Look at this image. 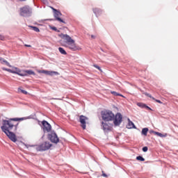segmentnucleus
Returning a JSON list of instances; mask_svg holds the SVG:
<instances>
[{
	"mask_svg": "<svg viewBox=\"0 0 178 178\" xmlns=\"http://www.w3.org/2000/svg\"><path fill=\"white\" fill-rule=\"evenodd\" d=\"M20 120H24V118H15L2 120V126L1 127V129L3 133H5L7 137H8V138L13 143H16L17 138H16V135L12 132V130L14 131L17 130V126H19V122H20Z\"/></svg>",
	"mask_w": 178,
	"mask_h": 178,
	"instance_id": "1",
	"label": "nucleus"
},
{
	"mask_svg": "<svg viewBox=\"0 0 178 178\" xmlns=\"http://www.w3.org/2000/svg\"><path fill=\"white\" fill-rule=\"evenodd\" d=\"M102 118L104 122H112L115 119V114L111 111L105 110L101 112Z\"/></svg>",
	"mask_w": 178,
	"mask_h": 178,
	"instance_id": "2",
	"label": "nucleus"
},
{
	"mask_svg": "<svg viewBox=\"0 0 178 178\" xmlns=\"http://www.w3.org/2000/svg\"><path fill=\"white\" fill-rule=\"evenodd\" d=\"M52 147V144L49 143V142H44L43 143L39 145L36 149L37 151H48L49 148Z\"/></svg>",
	"mask_w": 178,
	"mask_h": 178,
	"instance_id": "3",
	"label": "nucleus"
},
{
	"mask_svg": "<svg viewBox=\"0 0 178 178\" xmlns=\"http://www.w3.org/2000/svg\"><path fill=\"white\" fill-rule=\"evenodd\" d=\"M31 13V9L28 6H25L24 7L20 8L21 16H30Z\"/></svg>",
	"mask_w": 178,
	"mask_h": 178,
	"instance_id": "4",
	"label": "nucleus"
},
{
	"mask_svg": "<svg viewBox=\"0 0 178 178\" xmlns=\"http://www.w3.org/2000/svg\"><path fill=\"white\" fill-rule=\"evenodd\" d=\"M48 138L51 143H54V144H58L59 142V138H58V135H56V133L55 132H51L49 134Z\"/></svg>",
	"mask_w": 178,
	"mask_h": 178,
	"instance_id": "5",
	"label": "nucleus"
},
{
	"mask_svg": "<svg viewBox=\"0 0 178 178\" xmlns=\"http://www.w3.org/2000/svg\"><path fill=\"white\" fill-rule=\"evenodd\" d=\"M66 48H68V49H70L71 51H79L80 49V47L79 46L76 45V43L74 40V42H70V43H67L65 45H64Z\"/></svg>",
	"mask_w": 178,
	"mask_h": 178,
	"instance_id": "6",
	"label": "nucleus"
},
{
	"mask_svg": "<svg viewBox=\"0 0 178 178\" xmlns=\"http://www.w3.org/2000/svg\"><path fill=\"white\" fill-rule=\"evenodd\" d=\"M87 120H88V118L84 116V115H80L79 116V122L81 123V127H82V129L83 130H86L87 126Z\"/></svg>",
	"mask_w": 178,
	"mask_h": 178,
	"instance_id": "7",
	"label": "nucleus"
},
{
	"mask_svg": "<svg viewBox=\"0 0 178 178\" xmlns=\"http://www.w3.org/2000/svg\"><path fill=\"white\" fill-rule=\"evenodd\" d=\"M51 9L54 10V17L56 19V20H57V22H60V23H65L63 19H62L60 18V15H62V13H60V11H58V10L54 8H51Z\"/></svg>",
	"mask_w": 178,
	"mask_h": 178,
	"instance_id": "8",
	"label": "nucleus"
},
{
	"mask_svg": "<svg viewBox=\"0 0 178 178\" xmlns=\"http://www.w3.org/2000/svg\"><path fill=\"white\" fill-rule=\"evenodd\" d=\"M102 126L104 131H105L106 133H108V131H112V127H113L112 124L109 122H102Z\"/></svg>",
	"mask_w": 178,
	"mask_h": 178,
	"instance_id": "9",
	"label": "nucleus"
},
{
	"mask_svg": "<svg viewBox=\"0 0 178 178\" xmlns=\"http://www.w3.org/2000/svg\"><path fill=\"white\" fill-rule=\"evenodd\" d=\"M122 119H123V117L122 116V114H120V113H117L115 115V117H114L115 126H120V123H122Z\"/></svg>",
	"mask_w": 178,
	"mask_h": 178,
	"instance_id": "10",
	"label": "nucleus"
},
{
	"mask_svg": "<svg viewBox=\"0 0 178 178\" xmlns=\"http://www.w3.org/2000/svg\"><path fill=\"white\" fill-rule=\"evenodd\" d=\"M122 119H123V117L122 116V114H120V113H117L115 115V117H114L115 126H120V123H122Z\"/></svg>",
	"mask_w": 178,
	"mask_h": 178,
	"instance_id": "11",
	"label": "nucleus"
},
{
	"mask_svg": "<svg viewBox=\"0 0 178 178\" xmlns=\"http://www.w3.org/2000/svg\"><path fill=\"white\" fill-rule=\"evenodd\" d=\"M42 124L43 126V131L49 133L51 131V129H52V127L48 123V122L44 120L42 122Z\"/></svg>",
	"mask_w": 178,
	"mask_h": 178,
	"instance_id": "12",
	"label": "nucleus"
},
{
	"mask_svg": "<svg viewBox=\"0 0 178 178\" xmlns=\"http://www.w3.org/2000/svg\"><path fill=\"white\" fill-rule=\"evenodd\" d=\"M28 74L35 76V72H34L31 70H24V71H20V70H19V76L24 77V76H27Z\"/></svg>",
	"mask_w": 178,
	"mask_h": 178,
	"instance_id": "13",
	"label": "nucleus"
},
{
	"mask_svg": "<svg viewBox=\"0 0 178 178\" xmlns=\"http://www.w3.org/2000/svg\"><path fill=\"white\" fill-rule=\"evenodd\" d=\"M59 37L62 38L63 40H65L67 41V44H69L70 42H74V40L72 39V38L69 35H65L63 33H60L59 35Z\"/></svg>",
	"mask_w": 178,
	"mask_h": 178,
	"instance_id": "14",
	"label": "nucleus"
},
{
	"mask_svg": "<svg viewBox=\"0 0 178 178\" xmlns=\"http://www.w3.org/2000/svg\"><path fill=\"white\" fill-rule=\"evenodd\" d=\"M2 69L6 72H8L9 73H13L14 74H18V76H19L20 70L17 67H14V70H10L5 67H3Z\"/></svg>",
	"mask_w": 178,
	"mask_h": 178,
	"instance_id": "15",
	"label": "nucleus"
},
{
	"mask_svg": "<svg viewBox=\"0 0 178 178\" xmlns=\"http://www.w3.org/2000/svg\"><path fill=\"white\" fill-rule=\"evenodd\" d=\"M129 122L127 125V129H136V125H134V123L130 120V119H128Z\"/></svg>",
	"mask_w": 178,
	"mask_h": 178,
	"instance_id": "16",
	"label": "nucleus"
},
{
	"mask_svg": "<svg viewBox=\"0 0 178 178\" xmlns=\"http://www.w3.org/2000/svg\"><path fill=\"white\" fill-rule=\"evenodd\" d=\"M0 62L2 64L5 63L6 65V66H8V67H12V65H10V63H9V62H8L4 58H0Z\"/></svg>",
	"mask_w": 178,
	"mask_h": 178,
	"instance_id": "17",
	"label": "nucleus"
},
{
	"mask_svg": "<svg viewBox=\"0 0 178 178\" xmlns=\"http://www.w3.org/2000/svg\"><path fill=\"white\" fill-rule=\"evenodd\" d=\"M93 13L96 15V16H99L101 13H102V10L99 8H93Z\"/></svg>",
	"mask_w": 178,
	"mask_h": 178,
	"instance_id": "18",
	"label": "nucleus"
},
{
	"mask_svg": "<svg viewBox=\"0 0 178 178\" xmlns=\"http://www.w3.org/2000/svg\"><path fill=\"white\" fill-rule=\"evenodd\" d=\"M154 134H155L156 136H158L159 137H161L162 138L166 137L168 136L167 134H163L161 133H159V132H155V131H153Z\"/></svg>",
	"mask_w": 178,
	"mask_h": 178,
	"instance_id": "19",
	"label": "nucleus"
},
{
	"mask_svg": "<svg viewBox=\"0 0 178 178\" xmlns=\"http://www.w3.org/2000/svg\"><path fill=\"white\" fill-rule=\"evenodd\" d=\"M137 105L140 108H146L147 109H149V111H151V108H149L148 106L145 105V104L138 103Z\"/></svg>",
	"mask_w": 178,
	"mask_h": 178,
	"instance_id": "20",
	"label": "nucleus"
},
{
	"mask_svg": "<svg viewBox=\"0 0 178 178\" xmlns=\"http://www.w3.org/2000/svg\"><path fill=\"white\" fill-rule=\"evenodd\" d=\"M111 94L113 95H114L115 97H122L123 98H124V96H123L122 95L120 94V93H118L117 92L115 91H111Z\"/></svg>",
	"mask_w": 178,
	"mask_h": 178,
	"instance_id": "21",
	"label": "nucleus"
},
{
	"mask_svg": "<svg viewBox=\"0 0 178 178\" xmlns=\"http://www.w3.org/2000/svg\"><path fill=\"white\" fill-rule=\"evenodd\" d=\"M58 51L62 54V55H67V53L66 52V51H65V49L62 47H59Z\"/></svg>",
	"mask_w": 178,
	"mask_h": 178,
	"instance_id": "22",
	"label": "nucleus"
},
{
	"mask_svg": "<svg viewBox=\"0 0 178 178\" xmlns=\"http://www.w3.org/2000/svg\"><path fill=\"white\" fill-rule=\"evenodd\" d=\"M54 74H59L57 72L55 71H48L47 76H54Z\"/></svg>",
	"mask_w": 178,
	"mask_h": 178,
	"instance_id": "23",
	"label": "nucleus"
},
{
	"mask_svg": "<svg viewBox=\"0 0 178 178\" xmlns=\"http://www.w3.org/2000/svg\"><path fill=\"white\" fill-rule=\"evenodd\" d=\"M29 27H31V29H32L33 31H35L36 33H40V29H38V27L33 26H30Z\"/></svg>",
	"mask_w": 178,
	"mask_h": 178,
	"instance_id": "24",
	"label": "nucleus"
},
{
	"mask_svg": "<svg viewBox=\"0 0 178 178\" xmlns=\"http://www.w3.org/2000/svg\"><path fill=\"white\" fill-rule=\"evenodd\" d=\"M148 133V128H143L142 129V134H143V136H147Z\"/></svg>",
	"mask_w": 178,
	"mask_h": 178,
	"instance_id": "25",
	"label": "nucleus"
},
{
	"mask_svg": "<svg viewBox=\"0 0 178 178\" xmlns=\"http://www.w3.org/2000/svg\"><path fill=\"white\" fill-rule=\"evenodd\" d=\"M137 161H140V162H144L145 161V159L141 156H138L136 157Z\"/></svg>",
	"mask_w": 178,
	"mask_h": 178,
	"instance_id": "26",
	"label": "nucleus"
},
{
	"mask_svg": "<svg viewBox=\"0 0 178 178\" xmlns=\"http://www.w3.org/2000/svg\"><path fill=\"white\" fill-rule=\"evenodd\" d=\"M18 91L19 92H22V94H24L25 95H27V94H29V92H27V91L20 89V88H18Z\"/></svg>",
	"mask_w": 178,
	"mask_h": 178,
	"instance_id": "27",
	"label": "nucleus"
},
{
	"mask_svg": "<svg viewBox=\"0 0 178 178\" xmlns=\"http://www.w3.org/2000/svg\"><path fill=\"white\" fill-rule=\"evenodd\" d=\"M51 30H54V31H57V33H59V30H58V29H56V27L55 26H49Z\"/></svg>",
	"mask_w": 178,
	"mask_h": 178,
	"instance_id": "28",
	"label": "nucleus"
},
{
	"mask_svg": "<svg viewBox=\"0 0 178 178\" xmlns=\"http://www.w3.org/2000/svg\"><path fill=\"white\" fill-rule=\"evenodd\" d=\"M39 73H43V74H47L48 75V71L47 70H40L39 71Z\"/></svg>",
	"mask_w": 178,
	"mask_h": 178,
	"instance_id": "29",
	"label": "nucleus"
},
{
	"mask_svg": "<svg viewBox=\"0 0 178 178\" xmlns=\"http://www.w3.org/2000/svg\"><path fill=\"white\" fill-rule=\"evenodd\" d=\"M94 67H95L96 69H98V70H99L100 72H102V70L101 69V67L97 65H93Z\"/></svg>",
	"mask_w": 178,
	"mask_h": 178,
	"instance_id": "30",
	"label": "nucleus"
},
{
	"mask_svg": "<svg viewBox=\"0 0 178 178\" xmlns=\"http://www.w3.org/2000/svg\"><path fill=\"white\" fill-rule=\"evenodd\" d=\"M143 152H147V151H148V147H143Z\"/></svg>",
	"mask_w": 178,
	"mask_h": 178,
	"instance_id": "31",
	"label": "nucleus"
},
{
	"mask_svg": "<svg viewBox=\"0 0 178 178\" xmlns=\"http://www.w3.org/2000/svg\"><path fill=\"white\" fill-rule=\"evenodd\" d=\"M147 97H149V98H152V99H155V98L154 97H152L151 95L148 94V93H146L145 94Z\"/></svg>",
	"mask_w": 178,
	"mask_h": 178,
	"instance_id": "32",
	"label": "nucleus"
},
{
	"mask_svg": "<svg viewBox=\"0 0 178 178\" xmlns=\"http://www.w3.org/2000/svg\"><path fill=\"white\" fill-rule=\"evenodd\" d=\"M0 40H1V41H3V40H5V36L0 35Z\"/></svg>",
	"mask_w": 178,
	"mask_h": 178,
	"instance_id": "33",
	"label": "nucleus"
},
{
	"mask_svg": "<svg viewBox=\"0 0 178 178\" xmlns=\"http://www.w3.org/2000/svg\"><path fill=\"white\" fill-rule=\"evenodd\" d=\"M153 100L155 101L156 102H158V104H162V102H161V100H158L156 99H154Z\"/></svg>",
	"mask_w": 178,
	"mask_h": 178,
	"instance_id": "34",
	"label": "nucleus"
},
{
	"mask_svg": "<svg viewBox=\"0 0 178 178\" xmlns=\"http://www.w3.org/2000/svg\"><path fill=\"white\" fill-rule=\"evenodd\" d=\"M102 176H103V177H108V175H107L106 174H105V173L104 172V171H102Z\"/></svg>",
	"mask_w": 178,
	"mask_h": 178,
	"instance_id": "35",
	"label": "nucleus"
},
{
	"mask_svg": "<svg viewBox=\"0 0 178 178\" xmlns=\"http://www.w3.org/2000/svg\"><path fill=\"white\" fill-rule=\"evenodd\" d=\"M24 47H28L31 48V45H30V44H24Z\"/></svg>",
	"mask_w": 178,
	"mask_h": 178,
	"instance_id": "36",
	"label": "nucleus"
},
{
	"mask_svg": "<svg viewBox=\"0 0 178 178\" xmlns=\"http://www.w3.org/2000/svg\"><path fill=\"white\" fill-rule=\"evenodd\" d=\"M92 38H95V36H94L93 35H91Z\"/></svg>",
	"mask_w": 178,
	"mask_h": 178,
	"instance_id": "37",
	"label": "nucleus"
},
{
	"mask_svg": "<svg viewBox=\"0 0 178 178\" xmlns=\"http://www.w3.org/2000/svg\"><path fill=\"white\" fill-rule=\"evenodd\" d=\"M19 1H21L22 2H24L26 0H19Z\"/></svg>",
	"mask_w": 178,
	"mask_h": 178,
	"instance_id": "38",
	"label": "nucleus"
}]
</instances>
